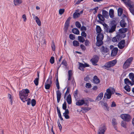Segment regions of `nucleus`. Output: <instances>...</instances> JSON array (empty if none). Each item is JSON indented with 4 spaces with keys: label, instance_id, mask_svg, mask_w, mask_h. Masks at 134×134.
<instances>
[{
    "label": "nucleus",
    "instance_id": "obj_1",
    "mask_svg": "<svg viewBox=\"0 0 134 134\" xmlns=\"http://www.w3.org/2000/svg\"><path fill=\"white\" fill-rule=\"evenodd\" d=\"M30 92L29 90L27 89H23L19 92V96L21 100H23L27 99V97Z\"/></svg>",
    "mask_w": 134,
    "mask_h": 134
},
{
    "label": "nucleus",
    "instance_id": "obj_2",
    "mask_svg": "<svg viewBox=\"0 0 134 134\" xmlns=\"http://www.w3.org/2000/svg\"><path fill=\"white\" fill-rule=\"evenodd\" d=\"M55 83L56 87L57 88L58 90L56 91V94L57 103H59L60 99L62 93L59 90L60 88V86L58 76H57V78L55 81Z\"/></svg>",
    "mask_w": 134,
    "mask_h": 134
},
{
    "label": "nucleus",
    "instance_id": "obj_3",
    "mask_svg": "<svg viewBox=\"0 0 134 134\" xmlns=\"http://www.w3.org/2000/svg\"><path fill=\"white\" fill-rule=\"evenodd\" d=\"M104 36V35L102 34L99 33L98 34L96 37L97 42L96 43V46L99 47L103 44V40Z\"/></svg>",
    "mask_w": 134,
    "mask_h": 134
},
{
    "label": "nucleus",
    "instance_id": "obj_4",
    "mask_svg": "<svg viewBox=\"0 0 134 134\" xmlns=\"http://www.w3.org/2000/svg\"><path fill=\"white\" fill-rule=\"evenodd\" d=\"M117 61L116 60H114L110 61L106 63L104 66H102L103 68L108 70V68L114 66L116 63Z\"/></svg>",
    "mask_w": 134,
    "mask_h": 134
},
{
    "label": "nucleus",
    "instance_id": "obj_5",
    "mask_svg": "<svg viewBox=\"0 0 134 134\" xmlns=\"http://www.w3.org/2000/svg\"><path fill=\"white\" fill-rule=\"evenodd\" d=\"M107 128L105 124H103L99 127L98 130L97 134H104Z\"/></svg>",
    "mask_w": 134,
    "mask_h": 134
},
{
    "label": "nucleus",
    "instance_id": "obj_6",
    "mask_svg": "<svg viewBox=\"0 0 134 134\" xmlns=\"http://www.w3.org/2000/svg\"><path fill=\"white\" fill-rule=\"evenodd\" d=\"M133 60V58L132 57H130L127 59L123 65V68L124 69L127 68L130 65Z\"/></svg>",
    "mask_w": 134,
    "mask_h": 134
},
{
    "label": "nucleus",
    "instance_id": "obj_7",
    "mask_svg": "<svg viewBox=\"0 0 134 134\" xmlns=\"http://www.w3.org/2000/svg\"><path fill=\"white\" fill-rule=\"evenodd\" d=\"M120 117L125 121L129 122L130 121L132 118L131 116L128 114H123L120 115Z\"/></svg>",
    "mask_w": 134,
    "mask_h": 134
},
{
    "label": "nucleus",
    "instance_id": "obj_8",
    "mask_svg": "<svg viewBox=\"0 0 134 134\" xmlns=\"http://www.w3.org/2000/svg\"><path fill=\"white\" fill-rule=\"evenodd\" d=\"M76 105L78 106H81L85 104L86 105L88 106L89 102L87 100L81 99L76 102Z\"/></svg>",
    "mask_w": 134,
    "mask_h": 134
},
{
    "label": "nucleus",
    "instance_id": "obj_9",
    "mask_svg": "<svg viewBox=\"0 0 134 134\" xmlns=\"http://www.w3.org/2000/svg\"><path fill=\"white\" fill-rule=\"evenodd\" d=\"M110 24L111 26L110 28V33H112L115 31L117 24L115 21L113 20L111 21Z\"/></svg>",
    "mask_w": 134,
    "mask_h": 134
},
{
    "label": "nucleus",
    "instance_id": "obj_10",
    "mask_svg": "<svg viewBox=\"0 0 134 134\" xmlns=\"http://www.w3.org/2000/svg\"><path fill=\"white\" fill-rule=\"evenodd\" d=\"M99 59V57L97 55H94L93 57L91 60V61L92 64L94 65H97L96 63L98 62Z\"/></svg>",
    "mask_w": 134,
    "mask_h": 134
},
{
    "label": "nucleus",
    "instance_id": "obj_11",
    "mask_svg": "<svg viewBox=\"0 0 134 134\" xmlns=\"http://www.w3.org/2000/svg\"><path fill=\"white\" fill-rule=\"evenodd\" d=\"M52 82L51 79H48L46 81L45 84V87L46 89H49L51 85Z\"/></svg>",
    "mask_w": 134,
    "mask_h": 134
},
{
    "label": "nucleus",
    "instance_id": "obj_12",
    "mask_svg": "<svg viewBox=\"0 0 134 134\" xmlns=\"http://www.w3.org/2000/svg\"><path fill=\"white\" fill-rule=\"evenodd\" d=\"M112 94V92L110 89L108 88L106 90V92L104 94V98L106 96L107 99H109L111 98Z\"/></svg>",
    "mask_w": 134,
    "mask_h": 134
},
{
    "label": "nucleus",
    "instance_id": "obj_13",
    "mask_svg": "<svg viewBox=\"0 0 134 134\" xmlns=\"http://www.w3.org/2000/svg\"><path fill=\"white\" fill-rule=\"evenodd\" d=\"M125 42V40H122L118 43V46L120 49H122L124 47Z\"/></svg>",
    "mask_w": 134,
    "mask_h": 134
},
{
    "label": "nucleus",
    "instance_id": "obj_14",
    "mask_svg": "<svg viewBox=\"0 0 134 134\" xmlns=\"http://www.w3.org/2000/svg\"><path fill=\"white\" fill-rule=\"evenodd\" d=\"M99 20H98L97 22L100 23L102 24V23L101 21H103L105 20V19L103 16L100 14H99L97 15Z\"/></svg>",
    "mask_w": 134,
    "mask_h": 134
},
{
    "label": "nucleus",
    "instance_id": "obj_15",
    "mask_svg": "<svg viewBox=\"0 0 134 134\" xmlns=\"http://www.w3.org/2000/svg\"><path fill=\"white\" fill-rule=\"evenodd\" d=\"M118 49L116 47L113 48L112 50L111 53V55L112 57H114L117 54Z\"/></svg>",
    "mask_w": 134,
    "mask_h": 134
},
{
    "label": "nucleus",
    "instance_id": "obj_16",
    "mask_svg": "<svg viewBox=\"0 0 134 134\" xmlns=\"http://www.w3.org/2000/svg\"><path fill=\"white\" fill-rule=\"evenodd\" d=\"M71 19V18L69 17L68 18L66 21H65L64 28L66 30H67L69 26L70 21Z\"/></svg>",
    "mask_w": 134,
    "mask_h": 134
},
{
    "label": "nucleus",
    "instance_id": "obj_17",
    "mask_svg": "<svg viewBox=\"0 0 134 134\" xmlns=\"http://www.w3.org/2000/svg\"><path fill=\"white\" fill-rule=\"evenodd\" d=\"M100 50L102 53L104 54V53H107L108 52L109 49L107 48L104 47L103 46H102L100 48Z\"/></svg>",
    "mask_w": 134,
    "mask_h": 134
},
{
    "label": "nucleus",
    "instance_id": "obj_18",
    "mask_svg": "<svg viewBox=\"0 0 134 134\" xmlns=\"http://www.w3.org/2000/svg\"><path fill=\"white\" fill-rule=\"evenodd\" d=\"M125 83L126 85H131V86H132L134 84V82H131L128 79L126 78L124 79Z\"/></svg>",
    "mask_w": 134,
    "mask_h": 134
},
{
    "label": "nucleus",
    "instance_id": "obj_19",
    "mask_svg": "<svg viewBox=\"0 0 134 134\" xmlns=\"http://www.w3.org/2000/svg\"><path fill=\"white\" fill-rule=\"evenodd\" d=\"M69 113V110L68 109H67V110H65V112L63 113V115L64 116L65 118L66 119H68L70 118L69 116L68 115Z\"/></svg>",
    "mask_w": 134,
    "mask_h": 134
},
{
    "label": "nucleus",
    "instance_id": "obj_20",
    "mask_svg": "<svg viewBox=\"0 0 134 134\" xmlns=\"http://www.w3.org/2000/svg\"><path fill=\"white\" fill-rule=\"evenodd\" d=\"M40 43L41 44V46L44 48L45 47L46 45V42L45 39H42L41 41H40Z\"/></svg>",
    "mask_w": 134,
    "mask_h": 134
},
{
    "label": "nucleus",
    "instance_id": "obj_21",
    "mask_svg": "<svg viewBox=\"0 0 134 134\" xmlns=\"http://www.w3.org/2000/svg\"><path fill=\"white\" fill-rule=\"evenodd\" d=\"M102 16L104 17L107 19L108 18V12L105 10H103L102 11Z\"/></svg>",
    "mask_w": 134,
    "mask_h": 134
},
{
    "label": "nucleus",
    "instance_id": "obj_22",
    "mask_svg": "<svg viewBox=\"0 0 134 134\" xmlns=\"http://www.w3.org/2000/svg\"><path fill=\"white\" fill-rule=\"evenodd\" d=\"M66 100L68 103L69 104H71L72 103L71 98V96L70 94H69Z\"/></svg>",
    "mask_w": 134,
    "mask_h": 134
},
{
    "label": "nucleus",
    "instance_id": "obj_23",
    "mask_svg": "<svg viewBox=\"0 0 134 134\" xmlns=\"http://www.w3.org/2000/svg\"><path fill=\"white\" fill-rule=\"evenodd\" d=\"M91 109V108L90 107H82L81 108V111L83 113H85Z\"/></svg>",
    "mask_w": 134,
    "mask_h": 134
},
{
    "label": "nucleus",
    "instance_id": "obj_24",
    "mask_svg": "<svg viewBox=\"0 0 134 134\" xmlns=\"http://www.w3.org/2000/svg\"><path fill=\"white\" fill-rule=\"evenodd\" d=\"M103 25L104 26V28L105 31L107 32L110 33V28L109 26L106 24H103Z\"/></svg>",
    "mask_w": 134,
    "mask_h": 134
},
{
    "label": "nucleus",
    "instance_id": "obj_25",
    "mask_svg": "<svg viewBox=\"0 0 134 134\" xmlns=\"http://www.w3.org/2000/svg\"><path fill=\"white\" fill-rule=\"evenodd\" d=\"M103 96V93L101 92L98 96L96 99V100L99 101L102 99Z\"/></svg>",
    "mask_w": 134,
    "mask_h": 134
},
{
    "label": "nucleus",
    "instance_id": "obj_26",
    "mask_svg": "<svg viewBox=\"0 0 134 134\" xmlns=\"http://www.w3.org/2000/svg\"><path fill=\"white\" fill-rule=\"evenodd\" d=\"M128 29L127 28H122L119 29V31L121 33H124L127 32Z\"/></svg>",
    "mask_w": 134,
    "mask_h": 134
},
{
    "label": "nucleus",
    "instance_id": "obj_27",
    "mask_svg": "<svg viewBox=\"0 0 134 134\" xmlns=\"http://www.w3.org/2000/svg\"><path fill=\"white\" fill-rule=\"evenodd\" d=\"M93 81L94 83L96 84L100 82L99 79L98 78L97 76H94L93 79Z\"/></svg>",
    "mask_w": 134,
    "mask_h": 134
},
{
    "label": "nucleus",
    "instance_id": "obj_28",
    "mask_svg": "<svg viewBox=\"0 0 134 134\" xmlns=\"http://www.w3.org/2000/svg\"><path fill=\"white\" fill-rule=\"evenodd\" d=\"M109 15L110 17L113 18L114 17V11L112 9H110L109 10Z\"/></svg>",
    "mask_w": 134,
    "mask_h": 134
},
{
    "label": "nucleus",
    "instance_id": "obj_29",
    "mask_svg": "<svg viewBox=\"0 0 134 134\" xmlns=\"http://www.w3.org/2000/svg\"><path fill=\"white\" fill-rule=\"evenodd\" d=\"M22 2L21 0H14V3L15 5L20 4Z\"/></svg>",
    "mask_w": 134,
    "mask_h": 134
},
{
    "label": "nucleus",
    "instance_id": "obj_30",
    "mask_svg": "<svg viewBox=\"0 0 134 134\" xmlns=\"http://www.w3.org/2000/svg\"><path fill=\"white\" fill-rule=\"evenodd\" d=\"M72 31L74 34L77 35L79 34V31L77 29L74 28L72 29Z\"/></svg>",
    "mask_w": 134,
    "mask_h": 134
},
{
    "label": "nucleus",
    "instance_id": "obj_31",
    "mask_svg": "<svg viewBox=\"0 0 134 134\" xmlns=\"http://www.w3.org/2000/svg\"><path fill=\"white\" fill-rule=\"evenodd\" d=\"M35 20L36 23L37 25L39 26H40L41 25V22L40 20V19L37 16H36Z\"/></svg>",
    "mask_w": 134,
    "mask_h": 134
},
{
    "label": "nucleus",
    "instance_id": "obj_32",
    "mask_svg": "<svg viewBox=\"0 0 134 134\" xmlns=\"http://www.w3.org/2000/svg\"><path fill=\"white\" fill-rule=\"evenodd\" d=\"M85 68V66L84 64L82 63H79V69L83 71H84V69Z\"/></svg>",
    "mask_w": 134,
    "mask_h": 134
},
{
    "label": "nucleus",
    "instance_id": "obj_33",
    "mask_svg": "<svg viewBox=\"0 0 134 134\" xmlns=\"http://www.w3.org/2000/svg\"><path fill=\"white\" fill-rule=\"evenodd\" d=\"M126 23L125 22V20H122L120 22V26L123 27H124L126 26Z\"/></svg>",
    "mask_w": 134,
    "mask_h": 134
},
{
    "label": "nucleus",
    "instance_id": "obj_34",
    "mask_svg": "<svg viewBox=\"0 0 134 134\" xmlns=\"http://www.w3.org/2000/svg\"><path fill=\"white\" fill-rule=\"evenodd\" d=\"M80 16V14L79 13L75 12L73 14V17L74 19H76L79 17Z\"/></svg>",
    "mask_w": 134,
    "mask_h": 134
},
{
    "label": "nucleus",
    "instance_id": "obj_35",
    "mask_svg": "<svg viewBox=\"0 0 134 134\" xmlns=\"http://www.w3.org/2000/svg\"><path fill=\"white\" fill-rule=\"evenodd\" d=\"M68 80L69 81L71 80L72 76V71L71 70H70L68 71Z\"/></svg>",
    "mask_w": 134,
    "mask_h": 134
},
{
    "label": "nucleus",
    "instance_id": "obj_36",
    "mask_svg": "<svg viewBox=\"0 0 134 134\" xmlns=\"http://www.w3.org/2000/svg\"><path fill=\"white\" fill-rule=\"evenodd\" d=\"M129 78L133 82H134V74L133 73H130L129 75Z\"/></svg>",
    "mask_w": 134,
    "mask_h": 134
},
{
    "label": "nucleus",
    "instance_id": "obj_37",
    "mask_svg": "<svg viewBox=\"0 0 134 134\" xmlns=\"http://www.w3.org/2000/svg\"><path fill=\"white\" fill-rule=\"evenodd\" d=\"M96 30L97 33L99 34L102 31V29L100 26L97 25L96 26Z\"/></svg>",
    "mask_w": 134,
    "mask_h": 134
},
{
    "label": "nucleus",
    "instance_id": "obj_38",
    "mask_svg": "<svg viewBox=\"0 0 134 134\" xmlns=\"http://www.w3.org/2000/svg\"><path fill=\"white\" fill-rule=\"evenodd\" d=\"M118 15L120 16L121 15L122 13L123 10L122 8H119L118 10Z\"/></svg>",
    "mask_w": 134,
    "mask_h": 134
},
{
    "label": "nucleus",
    "instance_id": "obj_39",
    "mask_svg": "<svg viewBox=\"0 0 134 134\" xmlns=\"http://www.w3.org/2000/svg\"><path fill=\"white\" fill-rule=\"evenodd\" d=\"M73 44L75 47H77L79 46V43L77 41L74 40L73 42Z\"/></svg>",
    "mask_w": 134,
    "mask_h": 134
},
{
    "label": "nucleus",
    "instance_id": "obj_40",
    "mask_svg": "<svg viewBox=\"0 0 134 134\" xmlns=\"http://www.w3.org/2000/svg\"><path fill=\"white\" fill-rule=\"evenodd\" d=\"M78 38V40L80 42H83L84 41H85V39L82 36H79Z\"/></svg>",
    "mask_w": 134,
    "mask_h": 134
},
{
    "label": "nucleus",
    "instance_id": "obj_41",
    "mask_svg": "<svg viewBox=\"0 0 134 134\" xmlns=\"http://www.w3.org/2000/svg\"><path fill=\"white\" fill-rule=\"evenodd\" d=\"M118 37L116 36L115 37H113L112 39V41L113 42H118L119 41V38Z\"/></svg>",
    "mask_w": 134,
    "mask_h": 134
},
{
    "label": "nucleus",
    "instance_id": "obj_42",
    "mask_svg": "<svg viewBox=\"0 0 134 134\" xmlns=\"http://www.w3.org/2000/svg\"><path fill=\"white\" fill-rule=\"evenodd\" d=\"M8 98L10 99V102H11V105H12L13 103V97L10 94H8Z\"/></svg>",
    "mask_w": 134,
    "mask_h": 134
},
{
    "label": "nucleus",
    "instance_id": "obj_43",
    "mask_svg": "<svg viewBox=\"0 0 134 134\" xmlns=\"http://www.w3.org/2000/svg\"><path fill=\"white\" fill-rule=\"evenodd\" d=\"M124 88L126 91L129 92L131 90L130 86L128 85H126L124 87Z\"/></svg>",
    "mask_w": 134,
    "mask_h": 134
},
{
    "label": "nucleus",
    "instance_id": "obj_44",
    "mask_svg": "<svg viewBox=\"0 0 134 134\" xmlns=\"http://www.w3.org/2000/svg\"><path fill=\"white\" fill-rule=\"evenodd\" d=\"M30 100L31 99L30 98H27V99H26V100H24L22 101L24 102H25L26 101H27V104L28 105H29L30 104Z\"/></svg>",
    "mask_w": 134,
    "mask_h": 134
},
{
    "label": "nucleus",
    "instance_id": "obj_45",
    "mask_svg": "<svg viewBox=\"0 0 134 134\" xmlns=\"http://www.w3.org/2000/svg\"><path fill=\"white\" fill-rule=\"evenodd\" d=\"M66 101H64V103L63 104L62 108L63 109L65 110H67L66 109L67 106H66Z\"/></svg>",
    "mask_w": 134,
    "mask_h": 134
},
{
    "label": "nucleus",
    "instance_id": "obj_46",
    "mask_svg": "<svg viewBox=\"0 0 134 134\" xmlns=\"http://www.w3.org/2000/svg\"><path fill=\"white\" fill-rule=\"evenodd\" d=\"M51 47L53 51H54L55 50V43L53 41H52V44H51Z\"/></svg>",
    "mask_w": 134,
    "mask_h": 134
},
{
    "label": "nucleus",
    "instance_id": "obj_47",
    "mask_svg": "<svg viewBox=\"0 0 134 134\" xmlns=\"http://www.w3.org/2000/svg\"><path fill=\"white\" fill-rule=\"evenodd\" d=\"M121 126L125 128H126V123L124 121H122L121 123Z\"/></svg>",
    "mask_w": 134,
    "mask_h": 134
},
{
    "label": "nucleus",
    "instance_id": "obj_48",
    "mask_svg": "<svg viewBox=\"0 0 134 134\" xmlns=\"http://www.w3.org/2000/svg\"><path fill=\"white\" fill-rule=\"evenodd\" d=\"M112 125H115L117 124V122L116 119H115L113 118L112 119Z\"/></svg>",
    "mask_w": 134,
    "mask_h": 134
},
{
    "label": "nucleus",
    "instance_id": "obj_49",
    "mask_svg": "<svg viewBox=\"0 0 134 134\" xmlns=\"http://www.w3.org/2000/svg\"><path fill=\"white\" fill-rule=\"evenodd\" d=\"M31 105L32 106L34 107L35 106L36 104V101L34 99H33L31 101Z\"/></svg>",
    "mask_w": 134,
    "mask_h": 134
},
{
    "label": "nucleus",
    "instance_id": "obj_50",
    "mask_svg": "<svg viewBox=\"0 0 134 134\" xmlns=\"http://www.w3.org/2000/svg\"><path fill=\"white\" fill-rule=\"evenodd\" d=\"M39 79L38 78H36L34 81V83L36 86H37L38 84Z\"/></svg>",
    "mask_w": 134,
    "mask_h": 134
},
{
    "label": "nucleus",
    "instance_id": "obj_51",
    "mask_svg": "<svg viewBox=\"0 0 134 134\" xmlns=\"http://www.w3.org/2000/svg\"><path fill=\"white\" fill-rule=\"evenodd\" d=\"M69 37L70 39L72 40L75 39V35L72 34H70L69 35Z\"/></svg>",
    "mask_w": 134,
    "mask_h": 134
},
{
    "label": "nucleus",
    "instance_id": "obj_52",
    "mask_svg": "<svg viewBox=\"0 0 134 134\" xmlns=\"http://www.w3.org/2000/svg\"><path fill=\"white\" fill-rule=\"evenodd\" d=\"M65 10L64 9H60L59 10V14L60 15H62L64 12Z\"/></svg>",
    "mask_w": 134,
    "mask_h": 134
},
{
    "label": "nucleus",
    "instance_id": "obj_53",
    "mask_svg": "<svg viewBox=\"0 0 134 134\" xmlns=\"http://www.w3.org/2000/svg\"><path fill=\"white\" fill-rule=\"evenodd\" d=\"M54 58L53 57H52L50 59V62L52 64H53L54 63Z\"/></svg>",
    "mask_w": 134,
    "mask_h": 134
},
{
    "label": "nucleus",
    "instance_id": "obj_54",
    "mask_svg": "<svg viewBox=\"0 0 134 134\" xmlns=\"http://www.w3.org/2000/svg\"><path fill=\"white\" fill-rule=\"evenodd\" d=\"M76 26L79 28H80L81 27V25L80 23L78 21H76L75 23Z\"/></svg>",
    "mask_w": 134,
    "mask_h": 134
},
{
    "label": "nucleus",
    "instance_id": "obj_55",
    "mask_svg": "<svg viewBox=\"0 0 134 134\" xmlns=\"http://www.w3.org/2000/svg\"><path fill=\"white\" fill-rule=\"evenodd\" d=\"M77 90H76L74 92V97L75 98H76L77 97Z\"/></svg>",
    "mask_w": 134,
    "mask_h": 134
},
{
    "label": "nucleus",
    "instance_id": "obj_56",
    "mask_svg": "<svg viewBox=\"0 0 134 134\" xmlns=\"http://www.w3.org/2000/svg\"><path fill=\"white\" fill-rule=\"evenodd\" d=\"M61 64H63V65L65 66H66L67 65V63L65 60H63V61L61 63Z\"/></svg>",
    "mask_w": 134,
    "mask_h": 134
},
{
    "label": "nucleus",
    "instance_id": "obj_57",
    "mask_svg": "<svg viewBox=\"0 0 134 134\" xmlns=\"http://www.w3.org/2000/svg\"><path fill=\"white\" fill-rule=\"evenodd\" d=\"M70 90V87H68L67 88V89L66 90V91L65 94L64 98H65V97L66 95V94H68L69 93Z\"/></svg>",
    "mask_w": 134,
    "mask_h": 134
},
{
    "label": "nucleus",
    "instance_id": "obj_58",
    "mask_svg": "<svg viewBox=\"0 0 134 134\" xmlns=\"http://www.w3.org/2000/svg\"><path fill=\"white\" fill-rule=\"evenodd\" d=\"M103 106H104V107H105L108 110L109 109V108L108 106V105L107 104V103H103Z\"/></svg>",
    "mask_w": 134,
    "mask_h": 134
},
{
    "label": "nucleus",
    "instance_id": "obj_59",
    "mask_svg": "<svg viewBox=\"0 0 134 134\" xmlns=\"http://www.w3.org/2000/svg\"><path fill=\"white\" fill-rule=\"evenodd\" d=\"M110 106L111 107H115L116 106V104L115 102L113 101L112 102Z\"/></svg>",
    "mask_w": 134,
    "mask_h": 134
},
{
    "label": "nucleus",
    "instance_id": "obj_60",
    "mask_svg": "<svg viewBox=\"0 0 134 134\" xmlns=\"http://www.w3.org/2000/svg\"><path fill=\"white\" fill-rule=\"evenodd\" d=\"M57 123L58 124V126L59 127V129L61 130L62 129V126L61 125V124H60L59 121H57Z\"/></svg>",
    "mask_w": 134,
    "mask_h": 134
},
{
    "label": "nucleus",
    "instance_id": "obj_61",
    "mask_svg": "<svg viewBox=\"0 0 134 134\" xmlns=\"http://www.w3.org/2000/svg\"><path fill=\"white\" fill-rule=\"evenodd\" d=\"M22 18L24 19V21L25 22L26 21L27 18L25 14H24L22 16Z\"/></svg>",
    "mask_w": 134,
    "mask_h": 134
},
{
    "label": "nucleus",
    "instance_id": "obj_62",
    "mask_svg": "<svg viewBox=\"0 0 134 134\" xmlns=\"http://www.w3.org/2000/svg\"><path fill=\"white\" fill-rule=\"evenodd\" d=\"M80 47L82 50H85L86 49V47L85 46L82 44H81L80 46Z\"/></svg>",
    "mask_w": 134,
    "mask_h": 134
},
{
    "label": "nucleus",
    "instance_id": "obj_63",
    "mask_svg": "<svg viewBox=\"0 0 134 134\" xmlns=\"http://www.w3.org/2000/svg\"><path fill=\"white\" fill-rule=\"evenodd\" d=\"M81 35L82 36L85 37H86L87 35L86 33L84 31H82L81 33Z\"/></svg>",
    "mask_w": 134,
    "mask_h": 134
},
{
    "label": "nucleus",
    "instance_id": "obj_64",
    "mask_svg": "<svg viewBox=\"0 0 134 134\" xmlns=\"http://www.w3.org/2000/svg\"><path fill=\"white\" fill-rule=\"evenodd\" d=\"M131 12L134 15V8L129 9Z\"/></svg>",
    "mask_w": 134,
    "mask_h": 134
}]
</instances>
